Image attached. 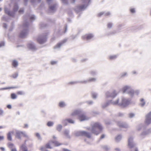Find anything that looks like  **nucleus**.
I'll return each mask as SVG.
<instances>
[{
  "instance_id": "nucleus-47",
  "label": "nucleus",
  "mask_w": 151,
  "mask_h": 151,
  "mask_svg": "<svg viewBox=\"0 0 151 151\" xmlns=\"http://www.w3.org/2000/svg\"><path fill=\"white\" fill-rule=\"evenodd\" d=\"M4 139V137L3 136H0V140H2Z\"/></svg>"
},
{
  "instance_id": "nucleus-52",
  "label": "nucleus",
  "mask_w": 151,
  "mask_h": 151,
  "mask_svg": "<svg viewBox=\"0 0 151 151\" xmlns=\"http://www.w3.org/2000/svg\"><path fill=\"white\" fill-rule=\"evenodd\" d=\"M75 0H70V2L71 3H73L75 2Z\"/></svg>"
},
{
  "instance_id": "nucleus-11",
  "label": "nucleus",
  "mask_w": 151,
  "mask_h": 151,
  "mask_svg": "<svg viewBox=\"0 0 151 151\" xmlns=\"http://www.w3.org/2000/svg\"><path fill=\"white\" fill-rule=\"evenodd\" d=\"M117 94L115 91H114L111 94H110L109 92H107L106 93V95L107 97H111L114 98L115 97Z\"/></svg>"
},
{
  "instance_id": "nucleus-3",
  "label": "nucleus",
  "mask_w": 151,
  "mask_h": 151,
  "mask_svg": "<svg viewBox=\"0 0 151 151\" xmlns=\"http://www.w3.org/2000/svg\"><path fill=\"white\" fill-rule=\"evenodd\" d=\"M47 35L44 34L39 36L37 39V42L40 44L45 42L47 40Z\"/></svg>"
},
{
  "instance_id": "nucleus-26",
  "label": "nucleus",
  "mask_w": 151,
  "mask_h": 151,
  "mask_svg": "<svg viewBox=\"0 0 151 151\" xmlns=\"http://www.w3.org/2000/svg\"><path fill=\"white\" fill-rule=\"evenodd\" d=\"M62 128V126L61 125H59L57 127V129L58 131H60Z\"/></svg>"
},
{
  "instance_id": "nucleus-53",
  "label": "nucleus",
  "mask_w": 151,
  "mask_h": 151,
  "mask_svg": "<svg viewBox=\"0 0 151 151\" xmlns=\"http://www.w3.org/2000/svg\"><path fill=\"white\" fill-rule=\"evenodd\" d=\"M30 19H32V20L34 19H35V17H34V16H32V17H31L30 18Z\"/></svg>"
},
{
  "instance_id": "nucleus-36",
  "label": "nucleus",
  "mask_w": 151,
  "mask_h": 151,
  "mask_svg": "<svg viewBox=\"0 0 151 151\" xmlns=\"http://www.w3.org/2000/svg\"><path fill=\"white\" fill-rule=\"evenodd\" d=\"M130 12L131 13H133L135 12V10L134 8H131L130 10Z\"/></svg>"
},
{
  "instance_id": "nucleus-22",
  "label": "nucleus",
  "mask_w": 151,
  "mask_h": 151,
  "mask_svg": "<svg viewBox=\"0 0 151 151\" xmlns=\"http://www.w3.org/2000/svg\"><path fill=\"white\" fill-rule=\"evenodd\" d=\"M65 121H67L68 123H70L73 124V123L74 122L73 120H72L71 119H66L65 120Z\"/></svg>"
},
{
  "instance_id": "nucleus-13",
  "label": "nucleus",
  "mask_w": 151,
  "mask_h": 151,
  "mask_svg": "<svg viewBox=\"0 0 151 151\" xmlns=\"http://www.w3.org/2000/svg\"><path fill=\"white\" fill-rule=\"evenodd\" d=\"M28 33L27 30H24L19 35V37L22 38L25 37Z\"/></svg>"
},
{
  "instance_id": "nucleus-42",
  "label": "nucleus",
  "mask_w": 151,
  "mask_h": 151,
  "mask_svg": "<svg viewBox=\"0 0 151 151\" xmlns=\"http://www.w3.org/2000/svg\"><path fill=\"white\" fill-rule=\"evenodd\" d=\"M24 10L23 9H20L19 11V13L20 14H21L24 12Z\"/></svg>"
},
{
  "instance_id": "nucleus-24",
  "label": "nucleus",
  "mask_w": 151,
  "mask_h": 151,
  "mask_svg": "<svg viewBox=\"0 0 151 151\" xmlns=\"http://www.w3.org/2000/svg\"><path fill=\"white\" fill-rule=\"evenodd\" d=\"M56 7L55 5H53L52 6H51L50 7L49 9L50 10H54L55 9Z\"/></svg>"
},
{
  "instance_id": "nucleus-39",
  "label": "nucleus",
  "mask_w": 151,
  "mask_h": 151,
  "mask_svg": "<svg viewBox=\"0 0 151 151\" xmlns=\"http://www.w3.org/2000/svg\"><path fill=\"white\" fill-rule=\"evenodd\" d=\"M112 27V24L111 23H109L107 24V27L109 28H111Z\"/></svg>"
},
{
  "instance_id": "nucleus-23",
  "label": "nucleus",
  "mask_w": 151,
  "mask_h": 151,
  "mask_svg": "<svg viewBox=\"0 0 151 151\" xmlns=\"http://www.w3.org/2000/svg\"><path fill=\"white\" fill-rule=\"evenodd\" d=\"M7 146L9 147L12 149L13 148L14 146V145L11 142H9Z\"/></svg>"
},
{
  "instance_id": "nucleus-61",
  "label": "nucleus",
  "mask_w": 151,
  "mask_h": 151,
  "mask_svg": "<svg viewBox=\"0 0 151 151\" xmlns=\"http://www.w3.org/2000/svg\"><path fill=\"white\" fill-rule=\"evenodd\" d=\"M110 14V13H107L106 14V15H109Z\"/></svg>"
},
{
  "instance_id": "nucleus-18",
  "label": "nucleus",
  "mask_w": 151,
  "mask_h": 151,
  "mask_svg": "<svg viewBox=\"0 0 151 151\" xmlns=\"http://www.w3.org/2000/svg\"><path fill=\"white\" fill-rule=\"evenodd\" d=\"M86 7V6L85 5H82L81 6H78L77 7V8L79 10H82L83 9H84V8H85Z\"/></svg>"
},
{
  "instance_id": "nucleus-21",
  "label": "nucleus",
  "mask_w": 151,
  "mask_h": 151,
  "mask_svg": "<svg viewBox=\"0 0 151 151\" xmlns=\"http://www.w3.org/2000/svg\"><path fill=\"white\" fill-rule=\"evenodd\" d=\"M116 58L117 56L116 55H111L109 57V59L110 60H112L115 59Z\"/></svg>"
},
{
  "instance_id": "nucleus-34",
  "label": "nucleus",
  "mask_w": 151,
  "mask_h": 151,
  "mask_svg": "<svg viewBox=\"0 0 151 151\" xmlns=\"http://www.w3.org/2000/svg\"><path fill=\"white\" fill-rule=\"evenodd\" d=\"M18 8V6L17 4H15L14 6V11H16L17 10Z\"/></svg>"
},
{
  "instance_id": "nucleus-14",
  "label": "nucleus",
  "mask_w": 151,
  "mask_h": 151,
  "mask_svg": "<svg viewBox=\"0 0 151 151\" xmlns=\"http://www.w3.org/2000/svg\"><path fill=\"white\" fill-rule=\"evenodd\" d=\"M52 143V141H50L49 142L47 143L45 147L46 148L51 149L52 148L51 147V144Z\"/></svg>"
},
{
  "instance_id": "nucleus-55",
  "label": "nucleus",
  "mask_w": 151,
  "mask_h": 151,
  "mask_svg": "<svg viewBox=\"0 0 151 151\" xmlns=\"http://www.w3.org/2000/svg\"><path fill=\"white\" fill-rule=\"evenodd\" d=\"M64 134H65L66 135H67L68 134V132L67 131H65V132H64Z\"/></svg>"
},
{
  "instance_id": "nucleus-63",
  "label": "nucleus",
  "mask_w": 151,
  "mask_h": 151,
  "mask_svg": "<svg viewBox=\"0 0 151 151\" xmlns=\"http://www.w3.org/2000/svg\"><path fill=\"white\" fill-rule=\"evenodd\" d=\"M3 128V127L2 126H0V129H2Z\"/></svg>"
},
{
  "instance_id": "nucleus-56",
  "label": "nucleus",
  "mask_w": 151,
  "mask_h": 151,
  "mask_svg": "<svg viewBox=\"0 0 151 151\" xmlns=\"http://www.w3.org/2000/svg\"><path fill=\"white\" fill-rule=\"evenodd\" d=\"M3 113V111L0 109V114H2Z\"/></svg>"
},
{
  "instance_id": "nucleus-62",
  "label": "nucleus",
  "mask_w": 151,
  "mask_h": 151,
  "mask_svg": "<svg viewBox=\"0 0 151 151\" xmlns=\"http://www.w3.org/2000/svg\"><path fill=\"white\" fill-rule=\"evenodd\" d=\"M126 75V73H124L123 75L122 76H125V75Z\"/></svg>"
},
{
  "instance_id": "nucleus-60",
  "label": "nucleus",
  "mask_w": 151,
  "mask_h": 151,
  "mask_svg": "<svg viewBox=\"0 0 151 151\" xmlns=\"http://www.w3.org/2000/svg\"><path fill=\"white\" fill-rule=\"evenodd\" d=\"M53 138L54 139H55L56 138V137L55 136H53Z\"/></svg>"
},
{
  "instance_id": "nucleus-27",
  "label": "nucleus",
  "mask_w": 151,
  "mask_h": 151,
  "mask_svg": "<svg viewBox=\"0 0 151 151\" xmlns=\"http://www.w3.org/2000/svg\"><path fill=\"white\" fill-rule=\"evenodd\" d=\"M102 148L105 151H107L108 150L109 148L107 146H104L102 147Z\"/></svg>"
},
{
  "instance_id": "nucleus-49",
  "label": "nucleus",
  "mask_w": 151,
  "mask_h": 151,
  "mask_svg": "<svg viewBox=\"0 0 151 151\" xmlns=\"http://www.w3.org/2000/svg\"><path fill=\"white\" fill-rule=\"evenodd\" d=\"M7 107L9 109L11 108V106L10 105H8L7 106Z\"/></svg>"
},
{
  "instance_id": "nucleus-32",
  "label": "nucleus",
  "mask_w": 151,
  "mask_h": 151,
  "mask_svg": "<svg viewBox=\"0 0 151 151\" xmlns=\"http://www.w3.org/2000/svg\"><path fill=\"white\" fill-rule=\"evenodd\" d=\"M140 101L141 102V105L142 106H143L145 105V103L144 101V100L143 99H140Z\"/></svg>"
},
{
  "instance_id": "nucleus-25",
  "label": "nucleus",
  "mask_w": 151,
  "mask_h": 151,
  "mask_svg": "<svg viewBox=\"0 0 151 151\" xmlns=\"http://www.w3.org/2000/svg\"><path fill=\"white\" fill-rule=\"evenodd\" d=\"M18 74L17 73H15L13 74L11 77H12L13 78H17V77L18 76Z\"/></svg>"
},
{
  "instance_id": "nucleus-54",
  "label": "nucleus",
  "mask_w": 151,
  "mask_h": 151,
  "mask_svg": "<svg viewBox=\"0 0 151 151\" xmlns=\"http://www.w3.org/2000/svg\"><path fill=\"white\" fill-rule=\"evenodd\" d=\"M28 127V125L27 124H25L24 128H27Z\"/></svg>"
},
{
  "instance_id": "nucleus-38",
  "label": "nucleus",
  "mask_w": 151,
  "mask_h": 151,
  "mask_svg": "<svg viewBox=\"0 0 151 151\" xmlns=\"http://www.w3.org/2000/svg\"><path fill=\"white\" fill-rule=\"evenodd\" d=\"M35 135L39 139H40V134L39 133H37Z\"/></svg>"
},
{
  "instance_id": "nucleus-64",
  "label": "nucleus",
  "mask_w": 151,
  "mask_h": 151,
  "mask_svg": "<svg viewBox=\"0 0 151 151\" xmlns=\"http://www.w3.org/2000/svg\"><path fill=\"white\" fill-rule=\"evenodd\" d=\"M135 151H138V149H137V148H135Z\"/></svg>"
},
{
  "instance_id": "nucleus-41",
  "label": "nucleus",
  "mask_w": 151,
  "mask_h": 151,
  "mask_svg": "<svg viewBox=\"0 0 151 151\" xmlns=\"http://www.w3.org/2000/svg\"><path fill=\"white\" fill-rule=\"evenodd\" d=\"M65 4H68L67 0H61Z\"/></svg>"
},
{
  "instance_id": "nucleus-12",
  "label": "nucleus",
  "mask_w": 151,
  "mask_h": 151,
  "mask_svg": "<svg viewBox=\"0 0 151 151\" xmlns=\"http://www.w3.org/2000/svg\"><path fill=\"white\" fill-rule=\"evenodd\" d=\"M14 132L13 131H11L9 132L7 134V139L10 141H11L12 140V136L14 134Z\"/></svg>"
},
{
  "instance_id": "nucleus-35",
  "label": "nucleus",
  "mask_w": 151,
  "mask_h": 151,
  "mask_svg": "<svg viewBox=\"0 0 151 151\" xmlns=\"http://www.w3.org/2000/svg\"><path fill=\"white\" fill-rule=\"evenodd\" d=\"M45 147H42L40 148V150L41 151H45Z\"/></svg>"
},
{
  "instance_id": "nucleus-50",
  "label": "nucleus",
  "mask_w": 151,
  "mask_h": 151,
  "mask_svg": "<svg viewBox=\"0 0 151 151\" xmlns=\"http://www.w3.org/2000/svg\"><path fill=\"white\" fill-rule=\"evenodd\" d=\"M134 116V114H129V116L130 117H132Z\"/></svg>"
},
{
  "instance_id": "nucleus-7",
  "label": "nucleus",
  "mask_w": 151,
  "mask_h": 151,
  "mask_svg": "<svg viewBox=\"0 0 151 151\" xmlns=\"http://www.w3.org/2000/svg\"><path fill=\"white\" fill-rule=\"evenodd\" d=\"M16 137L19 139H21V137H27V135L24 133L22 132L18 131L16 132Z\"/></svg>"
},
{
  "instance_id": "nucleus-46",
  "label": "nucleus",
  "mask_w": 151,
  "mask_h": 151,
  "mask_svg": "<svg viewBox=\"0 0 151 151\" xmlns=\"http://www.w3.org/2000/svg\"><path fill=\"white\" fill-rule=\"evenodd\" d=\"M11 151H17L15 148H12L11 149Z\"/></svg>"
},
{
  "instance_id": "nucleus-45",
  "label": "nucleus",
  "mask_w": 151,
  "mask_h": 151,
  "mask_svg": "<svg viewBox=\"0 0 151 151\" xmlns=\"http://www.w3.org/2000/svg\"><path fill=\"white\" fill-rule=\"evenodd\" d=\"M105 137V135L104 134H103L102 135H101V137H100V139H102L103 138H104Z\"/></svg>"
},
{
  "instance_id": "nucleus-5",
  "label": "nucleus",
  "mask_w": 151,
  "mask_h": 151,
  "mask_svg": "<svg viewBox=\"0 0 151 151\" xmlns=\"http://www.w3.org/2000/svg\"><path fill=\"white\" fill-rule=\"evenodd\" d=\"M122 91L123 93L127 91H129L128 93L131 96H132L134 93L133 91L129 87L127 86H125L124 87L122 88Z\"/></svg>"
},
{
  "instance_id": "nucleus-40",
  "label": "nucleus",
  "mask_w": 151,
  "mask_h": 151,
  "mask_svg": "<svg viewBox=\"0 0 151 151\" xmlns=\"http://www.w3.org/2000/svg\"><path fill=\"white\" fill-rule=\"evenodd\" d=\"M120 127L122 128H127V125L126 124H122L120 126Z\"/></svg>"
},
{
  "instance_id": "nucleus-19",
  "label": "nucleus",
  "mask_w": 151,
  "mask_h": 151,
  "mask_svg": "<svg viewBox=\"0 0 151 151\" xmlns=\"http://www.w3.org/2000/svg\"><path fill=\"white\" fill-rule=\"evenodd\" d=\"M11 98L12 99H14L17 98V96L14 93H12L11 95Z\"/></svg>"
},
{
  "instance_id": "nucleus-4",
  "label": "nucleus",
  "mask_w": 151,
  "mask_h": 151,
  "mask_svg": "<svg viewBox=\"0 0 151 151\" xmlns=\"http://www.w3.org/2000/svg\"><path fill=\"white\" fill-rule=\"evenodd\" d=\"M130 103V101L128 99L122 98V100L121 102L119 104V105L122 107H125L128 105Z\"/></svg>"
},
{
  "instance_id": "nucleus-43",
  "label": "nucleus",
  "mask_w": 151,
  "mask_h": 151,
  "mask_svg": "<svg viewBox=\"0 0 151 151\" xmlns=\"http://www.w3.org/2000/svg\"><path fill=\"white\" fill-rule=\"evenodd\" d=\"M4 42H0V47L4 46Z\"/></svg>"
},
{
  "instance_id": "nucleus-17",
  "label": "nucleus",
  "mask_w": 151,
  "mask_h": 151,
  "mask_svg": "<svg viewBox=\"0 0 151 151\" xmlns=\"http://www.w3.org/2000/svg\"><path fill=\"white\" fill-rule=\"evenodd\" d=\"M52 143L54 144L56 147L62 145V144L56 141H52Z\"/></svg>"
},
{
  "instance_id": "nucleus-58",
  "label": "nucleus",
  "mask_w": 151,
  "mask_h": 151,
  "mask_svg": "<svg viewBox=\"0 0 151 151\" xmlns=\"http://www.w3.org/2000/svg\"><path fill=\"white\" fill-rule=\"evenodd\" d=\"M15 88L14 87H9L8 88V89H12V88Z\"/></svg>"
},
{
  "instance_id": "nucleus-16",
  "label": "nucleus",
  "mask_w": 151,
  "mask_h": 151,
  "mask_svg": "<svg viewBox=\"0 0 151 151\" xmlns=\"http://www.w3.org/2000/svg\"><path fill=\"white\" fill-rule=\"evenodd\" d=\"M12 65L13 67L14 68L17 67L18 65L17 61L15 60H12Z\"/></svg>"
},
{
  "instance_id": "nucleus-8",
  "label": "nucleus",
  "mask_w": 151,
  "mask_h": 151,
  "mask_svg": "<svg viewBox=\"0 0 151 151\" xmlns=\"http://www.w3.org/2000/svg\"><path fill=\"white\" fill-rule=\"evenodd\" d=\"M133 139L132 137L129 138L128 140V146L130 149L134 147L135 146L133 142Z\"/></svg>"
},
{
  "instance_id": "nucleus-51",
  "label": "nucleus",
  "mask_w": 151,
  "mask_h": 151,
  "mask_svg": "<svg viewBox=\"0 0 151 151\" xmlns=\"http://www.w3.org/2000/svg\"><path fill=\"white\" fill-rule=\"evenodd\" d=\"M0 149L2 151H4L5 150L4 148L3 147H0Z\"/></svg>"
},
{
  "instance_id": "nucleus-9",
  "label": "nucleus",
  "mask_w": 151,
  "mask_h": 151,
  "mask_svg": "<svg viewBox=\"0 0 151 151\" xmlns=\"http://www.w3.org/2000/svg\"><path fill=\"white\" fill-rule=\"evenodd\" d=\"M79 135L81 136H85L88 138L91 137V135L88 132L85 131H81L79 132Z\"/></svg>"
},
{
  "instance_id": "nucleus-31",
  "label": "nucleus",
  "mask_w": 151,
  "mask_h": 151,
  "mask_svg": "<svg viewBox=\"0 0 151 151\" xmlns=\"http://www.w3.org/2000/svg\"><path fill=\"white\" fill-rule=\"evenodd\" d=\"M53 122H49L47 123V124L48 126L50 127L52 126L53 125Z\"/></svg>"
},
{
  "instance_id": "nucleus-48",
  "label": "nucleus",
  "mask_w": 151,
  "mask_h": 151,
  "mask_svg": "<svg viewBox=\"0 0 151 151\" xmlns=\"http://www.w3.org/2000/svg\"><path fill=\"white\" fill-rule=\"evenodd\" d=\"M51 63L52 65H54L56 63V62L55 61H52L51 62Z\"/></svg>"
},
{
  "instance_id": "nucleus-33",
  "label": "nucleus",
  "mask_w": 151,
  "mask_h": 151,
  "mask_svg": "<svg viewBox=\"0 0 151 151\" xmlns=\"http://www.w3.org/2000/svg\"><path fill=\"white\" fill-rule=\"evenodd\" d=\"M96 79L95 78H90L88 80V81L89 82H91V81H96Z\"/></svg>"
},
{
  "instance_id": "nucleus-37",
  "label": "nucleus",
  "mask_w": 151,
  "mask_h": 151,
  "mask_svg": "<svg viewBox=\"0 0 151 151\" xmlns=\"http://www.w3.org/2000/svg\"><path fill=\"white\" fill-rule=\"evenodd\" d=\"M119 100H117L115 101H114L112 102L113 104L114 105H116L118 104Z\"/></svg>"
},
{
  "instance_id": "nucleus-2",
  "label": "nucleus",
  "mask_w": 151,
  "mask_h": 151,
  "mask_svg": "<svg viewBox=\"0 0 151 151\" xmlns=\"http://www.w3.org/2000/svg\"><path fill=\"white\" fill-rule=\"evenodd\" d=\"M72 116H78V118L81 121L85 120L87 119L86 116L83 114H81V112L78 110L74 111L71 114Z\"/></svg>"
},
{
  "instance_id": "nucleus-6",
  "label": "nucleus",
  "mask_w": 151,
  "mask_h": 151,
  "mask_svg": "<svg viewBox=\"0 0 151 151\" xmlns=\"http://www.w3.org/2000/svg\"><path fill=\"white\" fill-rule=\"evenodd\" d=\"M151 123V111L146 116L145 124L148 125Z\"/></svg>"
},
{
  "instance_id": "nucleus-1",
  "label": "nucleus",
  "mask_w": 151,
  "mask_h": 151,
  "mask_svg": "<svg viewBox=\"0 0 151 151\" xmlns=\"http://www.w3.org/2000/svg\"><path fill=\"white\" fill-rule=\"evenodd\" d=\"M103 127L98 122L94 123L92 125L91 131L92 133L96 135L99 134L102 130Z\"/></svg>"
},
{
  "instance_id": "nucleus-44",
  "label": "nucleus",
  "mask_w": 151,
  "mask_h": 151,
  "mask_svg": "<svg viewBox=\"0 0 151 151\" xmlns=\"http://www.w3.org/2000/svg\"><path fill=\"white\" fill-rule=\"evenodd\" d=\"M63 151H71L69 150L66 149L65 148H63Z\"/></svg>"
},
{
  "instance_id": "nucleus-15",
  "label": "nucleus",
  "mask_w": 151,
  "mask_h": 151,
  "mask_svg": "<svg viewBox=\"0 0 151 151\" xmlns=\"http://www.w3.org/2000/svg\"><path fill=\"white\" fill-rule=\"evenodd\" d=\"M20 149L22 151H28L26 146L24 145H22L20 147Z\"/></svg>"
},
{
  "instance_id": "nucleus-20",
  "label": "nucleus",
  "mask_w": 151,
  "mask_h": 151,
  "mask_svg": "<svg viewBox=\"0 0 151 151\" xmlns=\"http://www.w3.org/2000/svg\"><path fill=\"white\" fill-rule=\"evenodd\" d=\"M59 105L61 107H63L65 106V104L63 102H61L59 103Z\"/></svg>"
},
{
  "instance_id": "nucleus-29",
  "label": "nucleus",
  "mask_w": 151,
  "mask_h": 151,
  "mask_svg": "<svg viewBox=\"0 0 151 151\" xmlns=\"http://www.w3.org/2000/svg\"><path fill=\"white\" fill-rule=\"evenodd\" d=\"M5 12L6 14H8V15H10V16H12V15L11 14L10 12L7 10V9H5Z\"/></svg>"
},
{
  "instance_id": "nucleus-10",
  "label": "nucleus",
  "mask_w": 151,
  "mask_h": 151,
  "mask_svg": "<svg viewBox=\"0 0 151 151\" xmlns=\"http://www.w3.org/2000/svg\"><path fill=\"white\" fill-rule=\"evenodd\" d=\"M93 37L92 34H86L82 37L83 40H88L92 38Z\"/></svg>"
},
{
  "instance_id": "nucleus-57",
  "label": "nucleus",
  "mask_w": 151,
  "mask_h": 151,
  "mask_svg": "<svg viewBox=\"0 0 151 151\" xmlns=\"http://www.w3.org/2000/svg\"><path fill=\"white\" fill-rule=\"evenodd\" d=\"M115 150H116L117 151H120V150L118 148H116L115 149Z\"/></svg>"
},
{
  "instance_id": "nucleus-28",
  "label": "nucleus",
  "mask_w": 151,
  "mask_h": 151,
  "mask_svg": "<svg viewBox=\"0 0 151 151\" xmlns=\"http://www.w3.org/2000/svg\"><path fill=\"white\" fill-rule=\"evenodd\" d=\"M17 94L18 95H23L24 94V92L22 91H20L17 92Z\"/></svg>"
},
{
  "instance_id": "nucleus-30",
  "label": "nucleus",
  "mask_w": 151,
  "mask_h": 151,
  "mask_svg": "<svg viewBox=\"0 0 151 151\" xmlns=\"http://www.w3.org/2000/svg\"><path fill=\"white\" fill-rule=\"evenodd\" d=\"M122 138V137L120 135L118 136L115 138V139L116 141H118L120 139H121Z\"/></svg>"
},
{
  "instance_id": "nucleus-59",
  "label": "nucleus",
  "mask_w": 151,
  "mask_h": 151,
  "mask_svg": "<svg viewBox=\"0 0 151 151\" xmlns=\"http://www.w3.org/2000/svg\"><path fill=\"white\" fill-rule=\"evenodd\" d=\"M122 114H121V113H119V114H118V116H122Z\"/></svg>"
}]
</instances>
